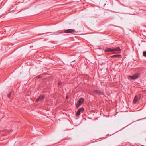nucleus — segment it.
I'll return each mask as SVG.
<instances>
[{
  "label": "nucleus",
  "instance_id": "20e7f679",
  "mask_svg": "<svg viewBox=\"0 0 146 146\" xmlns=\"http://www.w3.org/2000/svg\"><path fill=\"white\" fill-rule=\"evenodd\" d=\"M141 98V96L138 95L136 96L134 98L133 100V103H135L136 102H137Z\"/></svg>",
  "mask_w": 146,
  "mask_h": 146
},
{
  "label": "nucleus",
  "instance_id": "9b49d317",
  "mask_svg": "<svg viewBox=\"0 0 146 146\" xmlns=\"http://www.w3.org/2000/svg\"><path fill=\"white\" fill-rule=\"evenodd\" d=\"M143 56L145 57H146V51H144L143 52Z\"/></svg>",
  "mask_w": 146,
  "mask_h": 146
},
{
  "label": "nucleus",
  "instance_id": "dca6fc26",
  "mask_svg": "<svg viewBox=\"0 0 146 146\" xmlns=\"http://www.w3.org/2000/svg\"><path fill=\"white\" fill-rule=\"evenodd\" d=\"M68 96H66V98L67 99H68Z\"/></svg>",
  "mask_w": 146,
  "mask_h": 146
},
{
  "label": "nucleus",
  "instance_id": "f8f14e48",
  "mask_svg": "<svg viewBox=\"0 0 146 146\" xmlns=\"http://www.w3.org/2000/svg\"><path fill=\"white\" fill-rule=\"evenodd\" d=\"M11 92H10L9 93L8 95H7V96L8 98H10L11 96Z\"/></svg>",
  "mask_w": 146,
  "mask_h": 146
},
{
  "label": "nucleus",
  "instance_id": "9d476101",
  "mask_svg": "<svg viewBox=\"0 0 146 146\" xmlns=\"http://www.w3.org/2000/svg\"><path fill=\"white\" fill-rule=\"evenodd\" d=\"M80 111H77L76 112V116H78L80 115Z\"/></svg>",
  "mask_w": 146,
  "mask_h": 146
},
{
  "label": "nucleus",
  "instance_id": "2eb2a0df",
  "mask_svg": "<svg viewBox=\"0 0 146 146\" xmlns=\"http://www.w3.org/2000/svg\"><path fill=\"white\" fill-rule=\"evenodd\" d=\"M36 144V143H32V145H34V144Z\"/></svg>",
  "mask_w": 146,
  "mask_h": 146
},
{
  "label": "nucleus",
  "instance_id": "1a4fd4ad",
  "mask_svg": "<svg viewBox=\"0 0 146 146\" xmlns=\"http://www.w3.org/2000/svg\"><path fill=\"white\" fill-rule=\"evenodd\" d=\"M84 110V109L83 108L81 107V108H80L78 110V111H80V112L83 111Z\"/></svg>",
  "mask_w": 146,
  "mask_h": 146
},
{
  "label": "nucleus",
  "instance_id": "4468645a",
  "mask_svg": "<svg viewBox=\"0 0 146 146\" xmlns=\"http://www.w3.org/2000/svg\"><path fill=\"white\" fill-rule=\"evenodd\" d=\"M106 51H107V52H108V51H110V48H108L107 50H106Z\"/></svg>",
  "mask_w": 146,
  "mask_h": 146
},
{
  "label": "nucleus",
  "instance_id": "f03ea898",
  "mask_svg": "<svg viewBox=\"0 0 146 146\" xmlns=\"http://www.w3.org/2000/svg\"><path fill=\"white\" fill-rule=\"evenodd\" d=\"M84 100L83 98H80L77 102L76 107L78 108L79 106L81 105L84 102Z\"/></svg>",
  "mask_w": 146,
  "mask_h": 146
},
{
  "label": "nucleus",
  "instance_id": "423d86ee",
  "mask_svg": "<svg viewBox=\"0 0 146 146\" xmlns=\"http://www.w3.org/2000/svg\"><path fill=\"white\" fill-rule=\"evenodd\" d=\"M114 57L121 58L122 57V56L121 55L119 54L115 55L113 56H110V59H111L112 58Z\"/></svg>",
  "mask_w": 146,
  "mask_h": 146
},
{
  "label": "nucleus",
  "instance_id": "39448f33",
  "mask_svg": "<svg viewBox=\"0 0 146 146\" xmlns=\"http://www.w3.org/2000/svg\"><path fill=\"white\" fill-rule=\"evenodd\" d=\"M121 50L119 47L110 48V52L113 51H120Z\"/></svg>",
  "mask_w": 146,
  "mask_h": 146
},
{
  "label": "nucleus",
  "instance_id": "7ed1b4c3",
  "mask_svg": "<svg viewBox=\"0 0 146 146\" xmlns=\"http://www.w3.org/2000/svg\"><path fill=\"white\" fill-rule=\"evenodd\" d=\"M140 76L139 73H137L132 76H129L128 77L129 78L132 80H135L138 78Z\"/></svg>",
  "mask_w": 146,
  "mask_h": 146
},
{
  "label": "nucleus",
  "instance_id": "6e6552de",
  "mask_svg": "<svg viewBox=\"0 0 146 146\" xmlns=\"http://www.w3.org/2000/svg\"><path fill=\"white\" fill-rule=\"evenodd\" d=\"M94 93H97L99 94H102V92H100V91L97 90H94Z\"/></svg>",
  "mask_w": 146,
  "mask_h": 146
},
{
  "label": "nucleus",
  "instance_id": "f257e3e1",
  "mask_svg": "<svg viewBox=\"0 0 146 146\" xmlns=\"http://www.w3.org/2000/svg\"><path fill=\"white\" fill-rule=\"evenodd\" d=\"M61 32V33H68L76 32V30L74 29H68L64 30H62Z\"/></svg>",
  "mask_w": 146,
  "mask_h": 146
},
{
  "label": "nucleus",
  "instance_id": "ddd939ff",
  "mask_svg": "<svg viewBox=\"0 0 146 146\" xmlns=\"http://www.w3.org/2000/svg\"><path fill=\"white\" fill-rule=\"evenodd\" d=\"M62 84V82H59L58 83V85L59 86H61Z\"/></svg>",
  "mask_w": 146,
  "mask_h": 146
},
{
  "label": "nucleus",
  "instance_id": "0eeeda50",
  "mask_svg": "<svg viewBox=\"0 0 146 146\" xmlns=\"http://www.w3.org/2000/svg\"><path fill=\"white\" fill-rule=\"evenodd\" d=\"M44 99V97L42 96H40L37 99L36 101L38 102Z\"/></svg>",
  "mask_w": 146,
  "mask_h": 146
}]
</instances>
